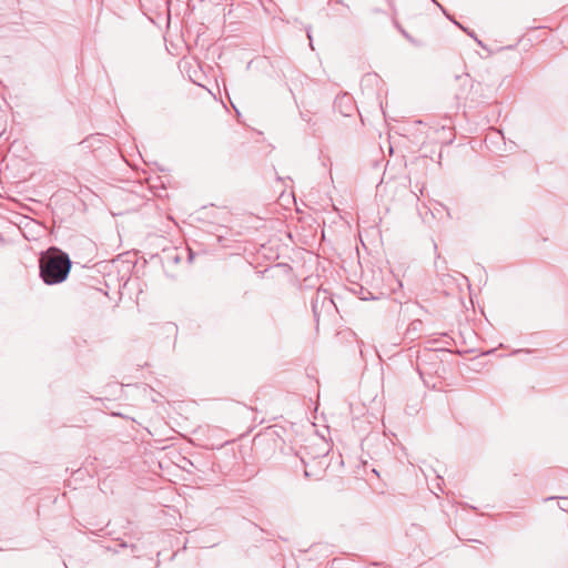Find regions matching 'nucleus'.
<instances>
[{
	"instance_id": "nucleus-1",
	"label": "nucleus",
	"mask_w": 568,
	"mask_h": 568,
	"mask_svg": "<svg viewBox=\"0 0 568 568\" xmlns=\"http://www.w3.org/2000/svg\"><path fill=\"white\" fill-rule=\"evenodd\" d=\"M40 276L48 285L64 282L71 270V261L67 253L50 247L39 260Z\"/></svg>"
}]
</instances>
